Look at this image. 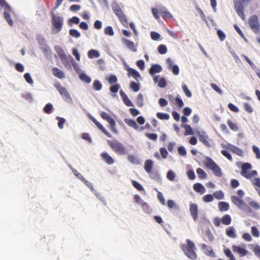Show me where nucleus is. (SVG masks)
Wrapping results in <instances>:
<instances>
[{
    "instance_id": "14",
    "label": "nucleus",
    "mask_w": 260,
    "mask_h": 260,
    "mask_svg": "<svg viewBox=\"0 0 260 260\" xmlns=\"http://www.w3.org/2000/svg\"><path fill=\"white\" fill-rule=\"evenodd\" d=\"M189 212L194 221L198 219V207L197 204L191 203L189 206Z\"/></svg>"
},
{
    "instance_id": "22",
    "label": "nucleus",
    "mask_w": 260,
    "mask_h": 260,
    "mask_svg": "<svg viewBox=\"0 0 260 260\" xmlns=\"http://www.w3.org/2000/svg\"><path fill=\"white\" fill-rule=\"evenodd\" d=\"M226 235L231 238H236L237 237V235L236 234V230L233 226H229L225 230Z\"/></svg>"
},
{
    "instance_id": "38",
    "label": "nucleus",
    "mask_w": 260,
    "mask_h": 260,
    "mask_svg": "<svg viewBox=\"0 0 260 260\" xmlns=\"http://www.w3.org/2000/svg\"><path fill=\"white\" fill-rule=\"evenodd\" d=\"M69 34L73 37L79 38L81 36V34L77 29H71L69 30Z\"/></svg>"
},
{
    "instance_id": "52",
    "label": "nucleus",
    "mask_w": 260,
    "mask_h": 260,
    "mask_svg": "<svg viewBox=\"0 0 260 260\" xmlns=\"http://www.w3.org/2000/svg\"><path fill=\"white\" fill-rule=\"evenodd\" d=\"M175 173L172 171L170 170L168 172L167 175V178L170 181H173L175 179Z\"/></svg>"
},
{
    "instance_id": "6",
    "label": "nucleus",
    "mask_w": 260,
    "mask_h": 260,
    "mask_svg": "<svg viewBox=\"0 0 260 260\" xmlns=\"http://www.w3.org/2000/svg\"><path fill=\"white\" fill-rule=\"evenodd\" d=\"M54 87L58 90L63 99L68 103L72 104L73 103L72 99L67 90L61 86L58 83L54 84Z\"/></svg>"
},
{
    "instance_id": "21",
    "label": "nucleus",
    "mask_w": 260,
    "mask_h": 260,
    "mask_svg": "<svg viewBox=\"0 0 260 260\" xmlns=\"http://www.w3.org/2000/svg\"><path fill=\"white\" fill-rule=\"evenodd\" d=\"M232 249L234 252L238 253L241 256H245L248 253V251L246 249L237 246L233 245Z\"/></svg>"
},
{
    "instance_id": "16",
    "label": "nucleus",
    "mask_w": 260,
    "mask_h": 260,
    "mask_svg": "<svg viewBox=\"0 0 260 260\" xmlns=\"http://www.w3.org/2000/svg\"><path fill=\"white\" fill-rule=\"evenodd\" d=\"M201 249L206 255L210 256H214V252L211 249V247L205 244H201Z\"/></svg>"
},
{
    "instance_id": "28",
    "label": "nucleus",
    "mask_w": 260,
    "mask_h": 260,
    "mask_svg": "<svg viewBox=\"0 0 260 260\" xmlns=\"http://www.w3.org/2000/svg\"><path fill=\"white\" fill-rule=\"evenodd\" d=\"M218 208L219 210L221 211H226L229 209V204L227 202H220L218 203Z\"/></svg>"
},
{
    "instance_id": "24",
    "label": "nucleus",
    "mask_w": 260,
    "mask_h": 260,
    "mask_svg": "<svg viewBox=\"0 0 260 260\" xmlns=\"http://www.w3.org/2000/svg\"><path fill=\"white\" fill-rule=\"evenodd\" d=\"M159 13L162 17L167 16L168 17L173 18V15L169 12L167 9L164 7L161 6L159 7Z\"/></svg>"
},
{
    "instance_id": "12",
    "label": "nucleus",
    "mask_w": 260,
    "mask_h": 260,
    "mask_svg": "<svg viewBox=\"0 0 260 260\" xmlns=\"http://www.w3.org/2000/svg\"><path fill=\"white\" fill-rule=\"evenodd\" d=\"M54 49L61 61L63 63L67 62L68 61V57L65 53L64 50L59 46H56Z\"/></svg>"
},
{
    "instance_id": "60",
    "label": "nucleus",
    "mask_w": 260,
    "mask_h": 260,
    "mask_svg": "<svg viewBox=\"0 0 260 260\" xmlns=\"http://www.w3.org/2000/svg\"><path fill=\"white\" fill-rule=\"evenodd\" d=\"M141 206L145 212L150 213L149 206L147 203L143 202L141 204Z\"/></svg>"
},
{
    "instance_id": "26",
    "label": "nucleus",
    "mask_w": 260,
    "mask_h": 260,
    "mask_svg": "<svg viewBox=\"0 0 260 260\" xmlns=\"http://www.w3.org/2000/svg\"><path fill=\"white\" fill-rule=\"evenodd\" d=\"M153 167V161L151 159H147L145 161L144 169L148 173H150Z\"/></svg>"
},
{
    "instance_id": "10",
    "label": "nucleus",
    "mask_w": 260,
    "mask_h": 260,
    "mask_svg": "<svg viewBox=\"0 0 260 260\" xmlns=\"http://www.w3.org/2000/svg\"><path fill=\"white\" fill-rule=\"evenodd\" d=\"M37 40L38 43L40 45L41 49L46 53H50L51 52V50L50 48L47 45L46 43V40L41 35H38L37 36Z\"/></svg>"
},
{
    "instance_id": "41",
    "label": "nucleus",
    "mask_w": 260,
    "mask_h": 260,
    "mask_svg": "<svg viewBox=\"0 0 260 260\" xmlns=\"http://www.w3.org/2000/svg\"><path fill=\"white\" fill-rule=\"evenodd\" d=\"M137 105L139 107H142L143 105V95L142 93H139L137 98Z\"/></svg>"
},
{
    "instance_id": "40",
    "label": "nucleus",
    "mask_w": 260,
    "mask_h": 260,
    "mask_svg": "<svg viewBox=\"0 0 260 260\" xmlns=\"http://www.w3.org/2000/svg\"><path fill=\"white\" fill-rule=\"evenodd\" d=\"M53 109V106L50 103L47 104L44 108V111L47 114H50Z\"/></svg>"
},
{
    "instance_id": "2",
    "label": "nucleus",
    "mask_w": 260,
    "mask_h": 260,
    "mask_svg": "<svg viewBox=\"0 0 260 260\" xmlns=\"http://www.w3.org/2000/svg\"><path fill=\"white\" fill-rule=\"evenodd\" d=\"M108 143L112 150L118 154L125 155L128 152L127 148L123 144L117 140H114L113 141L108 140Z\"/></svg>"
},
{
    "instance_id": "57",
    "label": "nucleus",
    "mask_w": 260,
    "mask_h": 260,
    "mask_svg": "<svg viewBox=\"0 0 260 260\" xmlns=\"http://www.w3.org/2000/svg\"><path fill=\"white\" fill-rule=\"evenodd\" d=\"M130 87L135 92H137L140 90L139 84L135 82L131 83Z\"/></svg>"
},
{
    "instance_id": "23",
    "label": "nucleus",
    "mask_w": 260,
    "mask_h": 260,
    "mask_svg": "<svg viewBox=\"0 0 260 260\" xmlns=\"http://www.w3.org/2000/svg\"><path fill=\"white\" fill-rule=\"evenodd\" d=\"M193 189L201 194H203L206 191V189L204 186L199 183H195L193 186Z\"/></svg>"
},
{
    "instance_id": "48",
    "label": "nucleus",
    "mask_w": 260,
    "mask_h": 260,
    "mask_svg": "<svg viewBox=\"0 0 260 260\" xmlns=\"http://www.w3.org/2000/svg\"><path fill=\"white\" fill-rule=\"evenodd\" d=\"M158 51L160 54H164L167 52V48L165 45H160L158 47Z\"/></svg>"
},
{
    "instance_id": "19",
    "label": "nucleus",
    "mask_w": 260,
    "mask_h": 260,
    "mask_svg": "<svg viewBox=\"0 0 260 260\" xmlns=\"http://www.w3.org/2000/svg\"><path fill=\"white\" fill-rule=\"evenodd\" d=\"M162 71V68L157 64H152L149 70V73L151 75H154L155 73H160Z\"/></svg>"
},
{
    "instance_id": "44",
    "label": "nucleus",
    "mask_w": 260,
    "mask_h": 260,
    "mask_svg": "<svg viewBox=\"0 0 260 260\" xmlns=\"http://www.w3.org/2000/svg\"><path fill=\"white\" fill-rule=\"evenodd\" d=\"M155 190L158 192L157 198L160 203L164 206L166 205L165 200L162 193L160 191H158L156 188H155Z\"/></svg>"
},
{
    "instance_id": "55",
    "label": "nucleus",
    "mask_w": 260,
    "mask_h": 260,
    "mask_svg": "<svg viewBox=\"0 0 260 260\" xmlns=\"http://www.w3.org/2000/svg\"><path fill=\"white\" fill-rule=\"evenodd\" d=\"M210 86L211 88L216 91L217 92H218L220 94H222L223 91L222 90L215 84L214 83H211L210 84Z\"/></svg>"
},
{
    "instance_id": "37",
    "label": "nucleus",
    "mask_w": 260,
    "mask_h": 260,
    "mask_svg": "<svg viewBox=\"0 0 260 260\" xmlns=\"http://www.w3.org/2000/svg\"><path fill=\"white\" fill-rule=\"evenodd\" d=\"M156 116L161 120H168L170 118V115L168 114L161 112H158L156 114Z\"/></svg>"
},
{
    "instance_id": "8",
    "label": "nucleus",
    "mask_w": 260,
    "mask_h": 260,
    "mask_svg": "<svg viewBox=\"0 0 260 260\" xmlns=\"http://www.w3.org/2000/svg\"><path fill=\"white\" fill-rule=\"evenodd\" d=\"M249 25L255 33H257L259 29V24L258 21V18L256 15L251 16L248 21Z\"/></svg>"
},
{
    "instance_id": "32",
    "label": "nucleus",
    "mask_w": 260,
    "mask_h": 260,
    "mask_svg": "<svg viewBox=\"0 0 260 260\" xmlns=\"http://www.w3.org/2000/svg\"><path fill=\"white\" fill-rule=\"evenodd\" d=\"M232 221L231 216L229 215H224L221 219V222L225 225H229Z\"/></svg>"
},
{
    "instance_id": "59",
    "label": "nucleus",
    "mask_w": 260,
    "mask_h": 260,
    "mask_svg": "<svg viewBox=\"0 0 260 260\" xmlns=\"http://www.w3.org/2000/svg\"><path fill=\"white\" fill-rule=\"evenodd\" d=\"M227 124L230 127V128L235 131H238V126L235 123H233L231 120H228L227 122Z\"/></svg>"
},
{
    "instance_id": "34",
    "label": "nucleus",
    "mask_w": 260,
    "mask_h": 260,
    "mask_svg": "<svg viewBox=\"0 0 260 260\" xmlns=\"http://www.w3.org/2000/svg\"><path fill=\"white\" fill-rule=\"evenodd\" d=\"M117 17L119 18L120 21L124 26L126 27L128 26V21L124 13L122 14V15L118 16Z\"/></svg>"
},
{
    "instance_id": "17",
    "label": "nucleus",
    "mask_w": 260,
    "mask_h": 260,
    "mask_svg": "<svg viewBox=\"0 0 260 260\" xmlns=\"http://www.w3.org/2000/svg\"><path fill=\"white\" fill-rule=\"evenodd\" d=\"M226 148L229 150L232 151L233 153L239 156H242L243 154V151L241 149L239 148L238 147L235 146H234L231 144H229L228 145Z\"/></svg>"
},
{
    "instance_id": "58",
    "label": "nucleus",
    "mask_w": 260,
    "mask_h": 260,
    "mask_svg": "<svg viewBox=\"0 0 260 260\" xmlns=\"http://www.w3.org/2000/svg\"><path fill=\"white\" fill-rule=\"evenodd\" d=\"M166 85V80L164 78H160L158 81V86L160 88H165Z\"/></svg>"
},
{
    "instance_id": "50",
    "label": "nucleus",
    "mask_w": 260,
    "mask_h": 260,
    "mask_svg": "<svg viewBox=\"0 0 260 260\" xmlns=\"http://www.w3.org/2000/svg\"><path fill=\"white\" fill-rule=\"evenodd\" d=\"M105 33L110 36H113L114 35V32L113 28L111 26H108L105 28Z\"/></svg>"
},
{
    "instance_id": "46",
    "label": "nucleus",
    "mask_w": 260,
    "mask_h": 260,
    "mask_svg": "<svg viewBox=\"0 0 260 260\" xmlns=\"http://www.w3.org/2000/svg\"><path fill=\"white\" fill-rule=\"evenodd\" d=\"M197 173L199 177L201 178L204 179V178H205L207 176L206 173L201 168H198L197 170Z\"/></svg>"
},
{
    "instance_id": "35",
    "label": "nucleus",
    "mask_w": 260,
    "mask_h": 260,
    "mask_svg": "<svg viewBox=\"0 0 260 260\" xmlns=\"http://www.w3.org/2000/svg\"><path fill=\"white\" fill-rule=\"evenodd\" d=\"M117 17L119 18L120 21L124 26L126 27L128 26V21L124 13L122 14V15L118 16Z\"/></svg>"
},
{
    "instance_id": "30",
    "label": "nucleus",
    "mask_w": 260,
    "mask_h": 260,
    "mask_svg": "<svg viewBox=\"0 0 260 260\" xmlns=\"http://www.w3.org/2000/svg\"><path fill=\"white\" fill-rule=\"evenodd\" d=\"M100 55V52L96 50L91 49L88 52V56L90 58H98Z\"/></svg>"
},
{
    "instance_id": "39",
    "label": "nucleus",
    "mask_w": 260,
    "mask_h": 260,
    "mask_svg": "<svg viewBox=\"0 0 260 260\" xmlns=\"http://www.w3.org/2000/svg\"><path fill=\"white\" fill-rule=\"evenodd\" d=\"M79 77L81 80L87 83H89L91 81V78L84 73L80 74L79 75Z\"/></svg>"
},
{
    "instance_id": "29",
    "label": "nucleus",
    "mask_w": 260,
    "mask_h": 260,
    "mask_svg": "<svg viewBox=\"0 0 260 260\" xmlns=\"http://www.w3.org/2000/svg\"><path fill=\"white\" fill-rule=\"evenodd\" d=\"M113 11L117 16L123 13L122 10L117 4H113L112 6Z\"/></svg>"
},
{
    "instance_id": "9",
    "label": "nucleus",
    "mask_w": 260,
    "mask_h": 260,
    "mask_svg": "<svg viewBox=\"0 0 260 260\" xmlns=\"http://www.w3.org/2000/svg\"><path fill=\"white\" fill-rule=\"evenodd\" d=\"M232 202L238 207L239 209L246 211L248 208L247 204L241 199L237 196H233L231 197Z\"/></svg>"
},
{
    "instance_id": "54",
    "label": "nucleus",
    "mask_w": 260,
    "mask_h": 260,
    "mask_svg": "<svg viewBox=\"0 0 260 260\" xmlns=\"http://www.w3.org/2000/svg\"><path fill=\"white\" fill-rule=\"evenodd\" d=\"M214 197L218 200H222L224 198V194L221 191H217L214 193Z\"/></svg>"
},
{
    "instance_id": "36",
    "label": "nucleus",
    "mask_w": 260,
    "mask_h": 260,
    "mask_svg": "<svg viewBox=\"0 0 260 260\" xmlns=\"http://www.w3.org/2000/svg\"><path fill=\"white\" fill-rule=\"evenodd\" d=\"M128 160L134 165H139L141 164V161L138 158L132 155L128 156Z\"/></svg>"
},
{
    "instance_id": "53",
    "label": "nucleus",
    "mask_w": 260,
    "mask_h": 260,
    "mask_svg": "<svg viewBox=\"0 0 260 260\" xmlns=\"http://www.w3.org/2000/svg\"><path fill=\"white\" fill-rule=\"evenodd\" d=\"M152 13L154 16V17L157 19H159V16L158 14V13H159V8L158 9L156 8H152L151 9Z\"/></svg>"
},
{
    "instance_id": "20",
    "label": "nucleus",
    "mask_w": 260,
    "mask_h": 260,
    "mask_svg": "<svg viewBox=\"0 0 260 260\" xmlns=\"http://www.w3.org/2000/svg\"><path fill=\"white\" fill-rule=\"evenodd\" d=\"M102 157L104 161L108 165H112L114 163V159L109 155L107 152H104L102 154Z\"/></svg>"
},
{
    "instance_id": "51",
    "label": "nucleus",
    "mask_w": 260,
    "mask_h": 260,
    "mask_svg": "<svg viewBox=\"0 0 260 260\" xmlns=\"http://www.w3.org/2000/svg\"><path fill=\"white\" fill-rule=\"evenodd\" d=\"M182 89L187 97L190 98L191 96L192 93L191 91L188 89L187 86L185 84H183L182 85Z\"/></svg>"
},
{
    "instance_id": "3",
    "label": "nucleus",
    "mask_w": 260,
    "mask_h": 260,
    "mask_svg": "<svg viewBox=\"0 0 260 260\" xmlns=\"http://www.w3.org/2000/svg\"><path fill=\"white\" fill-rule=\"evenodd\" d=\"M51 16L53 25L52 33L53 34H56L61 29L63 20L60 17L56 16L53 13H51Z\"/></svg>"
},
{
    "instance_id": "15",
    "label": "nucleus",
    "mask_w": 260,
    "mask_h": 260,
    "mask_svg": "<svg viewBox=\"0 0 260 260\" xmlns=\"http://www.w3.org/2000/svg\"><path fill=\"white\" fill-rule=\"evenodd\" d=\"M252 167L251 164L249 163H244L242 166V171L241 174L242 176L245 177L246 178H250V175H248L247 170L251 169Z\"/></svg>"
},
{
    "instance_id": "61",
    "label": "nucleus",
    "mask_w": 260,
    "mask_h": 260,
    "mask_svg": "<svg viewBox=\"0 0 260 260\" xmlns=\"http://www.w3.org/2000/svg\"><path fill=\"white\" fill-rule=\"evenodd\" d=\"M252 150L256 154V158L257 159H260V150L256 146L253 145L252 146Z\"/></svg>"
},
{
    "instance_id": "43",
    "label": "nucleus",
    "mask_w": 260,
    "mask_h": 260,
    "mask_svg": "<svg viewBox=\"0 0 260 260\" xmlns=\"http://www.w3.org/2000/svg\"><path fill=\"white\" fill-rule=\"evenodd\" d=\"M56 119L58 120V126L60 129L63 128V124L66 122V119L62 117L57 116Z\"/></svg>"
},
{
    "instance_id": "11",
    "label": "nucleus",
    "mask_w": 260,
    "mask_h": 260,
    "mask_svg": "<svg viewBox=\"0 0 260 260\" xmlns=\"http://www.w3.org/2000/svg\"><path fill=\"white\" fill-rule=\"evenodd\" d=\"M245 3H243L240 0L235 2L234 7L238 15L243 19H245V16L243 13L244 5Z\"/></svg>"
},
{
    "instance_id": "7",
    "label": "nucleus",
    "mask_w": 260,
    "mask_h": 260,
    "mask_svg": "<svg viewBox=\"0 0 260 260\" xmlns=\"http://www.w3.org/2000/svg\"><path fill=\"white\" fill-rule=\"evenodd\" d=\"M101 116L105 120L107 121L109 123L110 128L111 130L114 133L117 134L118 131L115 128V120L110 116V115L107 114L105 112H102L101 113Z\"/></svg>"
},
{
    "instance_id": "31",
    "label": "nucleus",
    "mask_w": 260,
    "mask_h": 260,
    "mask_svg": "<svg viewBox=\"0 0 260 260\" xmlns=\"http://www.w3.org/2000/svg\"><path fill=\"white\" fill-rule=\"evenodd\" d=\"M124 122L130 127H132L136 129L138 128L137 124L136 121L132 119H129L125 118L124 119Z\"/></svg>"
},
{
    "instance_id": "25",
    "label": "nucleus",
    "mask_w": 260,
    "mask_h": 260,
    "mask_svg": "<svg viewBox=\"0 0 260 260\" xmlns=\"http://www.w3.org/2000/svg\"><path fill=\"white\" fill-rule=\"evenodd\" d=\"M52 73L54 76L59 79H63L65 78L63 72L57 68H54L53 69Z\"/></svg>"
},
{
    "instance_id": "1",
    "label": "nucleus",
    "mask_w": 260,
    "mask_h": 260,
    "mask_svg": "<svg viewBox=\"0 0 260 260\" xmlns=\"http://www.w3.org/2000/svg\"><path fill=\"white\" fill-rule=\"evenodd\" d=\"M180 248L184 255L188 258L191 260L197 259V248L193 242L189 239H186L185 243L181 244Z\"/></svg>"
},
{
    "instance_id": "42",
    "label": "nucleus",
    "mask_w": 260,
    "mask_h": 260,
    "mask_svg": "<svg viewBox=\"0 0 260 260\" xmlns=\"http://www.w3.org/2000/svg\"><path fill=\"white\" fill-rule=\"evenodd\" d=\"M224 253L227 257L230 258V260H236L232 252L229 249L226 248V249H224Z\"/></svg>"
},
{
    "instance_id": "64",
    "label": "nucleus",
    "mask_w": 260,
    "mask_h": 260,
    "mask_svg": "<svg viewBox=\"0 0 260 260\" xmlns=\"http://www.w3.org/2000/svg\"><path fill=\"white\" fill-rule=\"evenodd\" d=\"M159 151L162 158L164 159L166 158L168 155V152L167 149L165 148L161 147L160 148Z\"/></svg>"
},
{
    "instance_id": "13",
    "label": "nucleus",
    "mask_w": 260,
    "mask_h": 260,
    "mask_svg": "<svg viewBox=\"0 0 260 260\" xmlns=\"http://www.w3.org/2000/svg\"><path fill=\"white\" fill-rule=\"evenodd\" d=\"M196 134L198 136L199 139L201 142H202L206 146H210V144L208 141V137L205 132L197 131L196 132Z\"/></svg>"
},
{
    "instance_id": "18",
    "label": "nucleus",
    "mask_w": 260,
    "mask_h": 260,
    "mask_svg": "<svg viewBox=\"0 0 260 260\" xmlns=\"http://www.w3.org/2000/svg\"><path fill=\"white\" fill-rule=\"evenodd\" d=\"M122 42L126 46V47L134 52H136L137 51V48H136L134 46V44L133 42L125 39H122Z\"/></svg>"
},
{
    "instance_id": "5",
    "label": "nucleus",
    "mask_w": 260,
    "mask_h": 260,
    "mask_svg": "<svg viewBox=\"0 0 260 260\" xmlns=\"http://www.w3.org/2000/svg\"><path fill=\"white\" fill-rule=\"evenodd\" d=\"M205 163L206 166L214 172L215 175L217 177L221 176L222 172L220 168L211 158H207Z\"/></svg>"
},
{
    "instance_id": "33",
    "label": "nucleus",
    "mask_w": 260,
    "mask_h": 260,
    "mask_svg": "<svg viewBox=\"0 0 260 260\" xmlns=\"http://www.w3.org/2000/svg\"><path fill=\"white\" fill-rule=\"evenodd\" d=\"M184 128H185L186 132L185 133V135H194V132L192 128L189 125L185 124L183 125Z\"/></svg>"
},
{
    "instance_id": "27",
    "label": "nucleus",
    "mask_w": 260,
    "mask_h": 260,
    "mask_svg": "<svg viewBox=\"0 0 260 260\" xmlns=\"http://www.w3.org/2000/svg\"><path fill=\"white\" fill-rule=\"evenodd\" d=\"M127 71L128 72V76H133V77L135 78L136 80H137L138 78H139L140 77L139 73L132 68H128L127 69Z\"/></svg>"
},
{
    "instance_id": "56",
    "label": "nucleus",
    "mask_w": 260,
    "mask_h": 260,
    "mask_svg": "<svg viewBox=\"0 0 260 260\" xmlns=\"http://www.w3.org/2000/svg\"><path fill=\"white\" fill-rule=\"evenodd\" d=\"M71 170L72 171L73 173L77 178H78L81 180H84V178L83 177V176L80 173H79L76 170H75V169L73 168L72 167H71Z\"/></svg>"
},
{
    "instance_id": "62",
    "label": "nucleus",
    "mask_w": 260,
    "mask_h": 260,
    "mask_svg": "<svg viewBox=\"0 0 260 260\" xmlns=\"http://www.w3.org/2000/svg\"><path fill=\"white\" fill-rule=\"evenodd\" d=\"M132 184L136 189L140 191L144 190L143 186L139 183L136 181H133Z\"/></svg>"
},
{
    "instance_id": "47",
    "label": "nucleus",
    "mask_w": 260,
    "mask_h": 260,
    "mask_svg": "<svg viewBox=\"0 0 260 260\" xmlns=\"http://www.w3.org/2000/svg\"><path fill=\"white\" fill-rule=\"evenodd\" d=\"M102 85L99 80L94 81L93 84V88L95 90H100L102 89Z\"/></svg>"
},
{
    "instance_id": "4",
    "label": "nucleus",
    "mask_w": 260,
    "mask_h": 260,
    "mask_svg": "<svg viewBox=\"0 0 260 260\" xmlns=\"http://www.w3.org/2000/svg\"><path fill=\"white\" fill-rule=\"evenodd\" d=\"M2 9H4L5 10L4 13L5 18L10 26H13V21L11 19L10 15V12L12 11V9L5 0H0V10Z\"/></svg>"
},
{
    "instance_id": "63",
    "label": "nucleus",
    "mask_w": 260,
    "mask_h": 260,
    "mask_svg": "<svg viewBox=\"0 0 260 260\" xmlns=\"http://www.w3.org/2000/svg\"><path fill=\"white\" fill-rule=\"evenodd\" d=\"M178 152L179 155L185 156L186 154V150L184 147L180 146L178 148Z\"/></svg>"
},
{
    "instance_id": "49",
    "label": "nucleus",
    "mask_w": 260,
    "mask_h": 260,
    "mask_svg": "<svg viewBox=\"0 0 260 260\" xmlns=\"http://www.w3.org/2000/svg\"><path fill=\"white\" fill-rule=\"evenodd\" d=\"M24 78L25 79L26 81L29 84L32 85L34 83V81L32 78L30 76L29 73H25L24 75Z\"/></svg>"
},
{
    "instance_id": "45",
    "label": "nucleus",
    "mask_w": 260,
    "mask_h": 260,
    "mask_svg": "<svg viewBox=\"0 0 260 260\" xmlns=\"http://www.w3.org/2000/svg\"><path fill=\"white\" fill-rule=\"evenodd\" d=\"M21 97L29 102H31L32 101V96L30 93L28 92L22 93L21 94Z\"/></svg>"
}]
</instances>
